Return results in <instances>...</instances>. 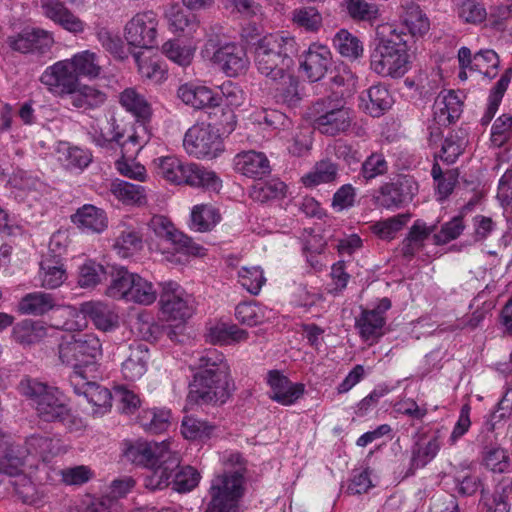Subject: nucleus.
I'll return each mask as SVG.
<instances>
[{"mask_svg": "<svg viewBox=\"0 0 512 512\" xmlns=\"http://www.w3.org/2000/svg\"><path fill=\"white\" fill-rule=\"evenodd\" d=\"M130 330L147 342L159 340L165 333L163 322H130Z\"/></svg>", "mask_w": 512, "mask_h": 512, "instance_id": "69168bd1", "label": "nucleus"}, {"mask_svg": "<svg viewBox=\"0 0 512 512\" xmlns=\"http://www.w3.org/2000/svg\"><path fill=\"white\" fill-rule=\"evenodd\" d=\"M106 100L107 95L103 91L87 85L77 87L71 96L72 105L84 110L96 109L102 106Z\"/></svg>", "mask_w": 512, "mask_h": 512, "instance_id": "49530a36", "label": "nucleus"}, {"mask_svg": "<svg viewBox=\"0 0 512 512\" xmlns=\"http://www.w3.org/2000/svg\"><path fill=\"white\" fill-rule=\"evenodd\" d=\"M231 385L230 369L199 371L189 385L187 402L191 405L223 404L231 395Z\"/></svg>", "mask_w": 512, "mask_h": 512, "instance_id": "0eeeda50", "label": "nucleus"}, {"mask_svg": "<svg viewBox=\"0 0 512 512\" xmlns=\"http://www.w3.org/2000/svg\"><path fill=\"white\" fill-rule=\"evenodd\" d=\"M203 53L228 77L244 74L250 64L244 46L233 42L220 45L212 37L206 41Z\"/></svg>", "mask_w": 512, "mask_h": 512, "instance_id": "9b49d317", "label": "nucleus"}, {"mask_svg": "<svg viewBox=\"0 0 512 512\" xmlns=\"http://www.w3.org/2000/svg\"><path fill=\"white\" fill-rule=\"evenodd\" d=\"M95 35L102 48L115 59L123 61L128 58L130 51L118 33L98 24L95 26Z\"/></svg>", "mask_w": 512, "mask_h": 512, "instance_id": "e433bc0d", "label": "nucleus"}, {"mask_svg": "<svg viewBox=\"0 0 512 512\" xmlns=\"http://www.w3.org/2000/svg\"><path fill=\"white\" fill-rule=\"evenodd\" d=\"M436 225L428 226L422 219L414 221L400 245L401 255L411 260L424 247L425 241L434 233Z\"/></svg>", "mask_w": 512, "mask_h": 512, "instance_id": "a878e982", "label": "nucleus"}, {"mask_svg": "<svg viewBox=\"0 0 512 512\" xmlns=\"http://www.w3.org/2000/svg\"><path fill=\"white\" fill-rule=\"evenodd\" d=\"M286 184L279 179L258 182L253 185L250 195L259 202H266L272 199H278L285 195Z\"/></svg>", "mask_w": 512, "mask_h": 512, "instance_id": "5fc2aeb1", "label": "nucleus"}, {"mask_svg": "<svg viewBox=\"0 0 512 512\" xmlns=\"http://www.w3.org/2000/svg\"><path fill=\"white\" fill-rule=\"evenodd\" d=\"M389 165L382 153L373 152L361 163L359 178L368 183L388 173Z\"/></svg>", "mask_w": 512, "mask_h": 512, "instance_id": "3c124183", "label": "nucleus"}, {"mask_svg": "<svg viewBox=\"0 0 512 512\" xmlns=\"http://www.w3.org/2000/svg\"><path fill=\"white\" fill-rule=\"evenodd\" d=\"M52 93L63 96L71 95L79 85L77 74L73 72L66 60L59 61L47 68L40 77Z\"/></svg>", "mask_w": 512, "mask_h": 512, "instance_id": "f3484780", "label": "nucleus"}, {"mask_svg": "<svg viewBox=\"0 0 512 512\" xmlns=\"http://www.w3.org/2000/svg\"><path fill=\"white\" fill-rule=\"evenodd\" d=\"M465 225L462 216H455L450 221L444 223L438 233H434L433 240L436 245H444L458 238Z\"/></svg>", "mask_w": 512, "mask_h": 512, "instance_id": "774afa93", "label": "nucleus"}, {"mask_svg": "<svg viewBox=\"0 0 512 512\" xmlns=\"http://www.w3.org/2000/svg\"><path fill=\"white\" fill-rule=\"evenodd\" d=\"M87 322H63L56 329L63 331L59 344V358L63 364L71 366V375L95 374L97 359L101 355V343L94 334H82Z\"/></svg>", "mask_w": 512, "mask_h": 512, "instance_id": "f257e3e1", "label": "nucleus"}, {"mask_svg": "<svg viewBox=\"0 0 512 512\" xmlns=\"http://www.w3.org/2000/svg\"><path fill=\"white\" fill-rule=\"evenodd\" d=\"M161 51L170 61L183 68L190 66L195 56L194 47L183 44L177 39L166 41Z\"/></svg>", "mask_w": 512, "mask_h": 512, "instance_id": "09e8293b", "label": "nucleus"}, {"mask_svg": "<svg viewBox=\"0 0 512 512\" xmlns=\"http://www.w3.org/2000/svg\"><path fill=\"white\" fill-rule=\"evenodd\" d=\"M401 20L412 36H423L430 29V21L414 0L401 3Z\"/></svg>", "mask_w": 512, "mask_h": 512, "instance_id": "cd10ccee", "label": "nucleus"}, {"mask_svg": "<svg viewBox=\"0 0 512 512\" xmlns=\"http://www.w3.org/2000/svg\"><path fill=\"white\" fill-rule=\"evenodd\" d=\"M338 176V164L330 159H325L317 162L313 171L303 176L302 181L306 187H312L319 184L333 183Z\"/></svg>", "mask_w": 512, "mask_h": 512, "instance_id": "37998d69", "label": "nucleus"}, {"mask_svg": "<svg viewBox=\"0 0 512 512\" xmlns=\"http://www.w3.org/2000/svg\"><path fill=\"white\" fill-rule=\"evenodd\" d=\"M71 222L86 234H101L108 228V216L104 209L84 204L70 217Z\"/></svg>", "mask_w": 512, "mask_h": 512, "instance_id": "aec40b11", "label": "nucleus"}, {"mask_svg": "<svg viewBox=\"0 0 512 512\" xmlns=\"http://www.w3.org/2000/svg\"><path fill=\"white\" fill-rule=\"evenodd\" d=\"M185 185L219 192L222 188V180L213 170L207 169L200 164L190 162Z\"/></svg>", "mask_w": 512, "mask_h": 512, "instance_id": "72a5a7b5", "label": "nucleus"}, {"mask_svg": "<svg viewBox=\"0 0 512 512\" xmlns=\"http://www.w3.org/2000/svg\"><path fill=\"white\" fill-rule=\"evenodd\" d=\"M247 339L248 333L246 330L228 322H215L206 333V341L219 346L233 345Z\"/></svg>", "mask_w": 512, "mask_h": 512, "instance_id": "bb28decb", "label": "nucleus"}, {"mask_svg": "<svg viewBox=\"0 0 512 512\" xmlns=\"http://www.w3.org/2000/svg\"><path fill=\"white\" fill-rule=\"evenodd\" d=\"M28 450L20 445H14L11 437L0 430V473L15 479L11 482L18 498L29 504V492L32 481L29 476L22 474Z\"/></svg>", "mask_w": 512, "mask_h": 512, "instance_id": "9d476101", "label": "nucleus"}, {"mask_svg": "<svg viewBox=\"0 0 512 512\" xmlns=\"http://www.w3.org/2000/svg\"><path fill=\"white\" fill-rule=\"evenodd\" d=\"M77 317L85 320H113L117 318L110 307L101 301H88L80 304Z\"/></svg>", "mask_w": 512, "mask_h": 512, "instance_id": "680f3d73", "label": "nucleus"}, {"mask_svg": "<svg viewBox=\"0 0 512 512\" xmlns=\"http://www.w3.org/2000/svg\"><path fill=\"white\" fill-rule=\"evenodd\" d=\"M160 309L170 320H189L195 312V300L173 281L162 285Z\"/></svg>", "mask_w": 512, "mask_h": 512, "instance_id": "4468645a", "label": "nucleus"}, {"mask_svg": "<svg viewBox=\"0 0 512 512\" xmlns=\"http://www.w3.org/2000/svg\"><path fill=\"white\" fill-rule=\"evenodd\" d=\"M119 102L126 111L133 114L137 119L146 121L150 118L152 111L151 106L134 88H126L119 95Z\"/></svg>", "mask_w": 512, "mask_h": 512, "instance_id": "ea45409f", "label": "nucleus"}, {"mask_svg": "<svg viewBox=\"0 0 512 512\" xmlns=\"http://www.w3.org/2000/svg\"><path fill=\"white\" fill-rule=\"evenodd\" d=\"M469 142V129L458 127L453 129L442 144L440 158L448 164H453L464 152Z\"/></svg>", "mask_w": 512, "mask_h": 512, "instance_id": "f704fd0d", "label": "nucleus"}, {"mask_svg": "<svg viewBox=\"0 0 512 512\" xmlns=\"http://www.w3.org/2000/svg\"><path fill=\"white\" fill-rule=\"evenodd\" d=\"M241 286L252 295H258L262 286L266 283V278L261 267H242L238 272Z\"/></svg>", "mask_w": 512, "mask_h": 512, "instance_id": "13d9d810", "label": "nucleus"}, {"mask_svg": "<svg viewBox=\"0 0 512 512\" xmlns=\"http://www.w3.org/2000/svg\"><path fill=\"white\" fill-rule=\"evenodd\" d=\"M356 197V188L350 183L343 184L333 194L331 207L335 212L349 210L355 206Z\"/></svg>", "mask_w": 512, "mask_h": 512, "instance_id": "338daca9", "label": "nucleus"}, {"mask_svg": "<svg viewBox=\"0 0 512 512\" xmlns=\"http://www.w3.org/2000/svg\"><path fill=\"white\" fill-rule=\"evenodd\" d=\"M419 185L414 176L400 174L376 190L373 201L377 207L396 210L408 206L418 194Z\"/></svg>", "mask_w": 512, "mask_h": 512, "instance_id": "f8f14e48", "label": "nucleus"}, {"mask_svg": "<svg viewBox=\"0 0 512 512\" xmlns=\"http://www.w3.org/2000/svg\"><path fill=\"white\" fill-rule=\"evenodd\" d=\"M171 411L166 408H150L142 410L138 416L141 427L148 433L159 434L170 425Z\"/></svg>", "mask_w": 512, "mask_h": 512, "instance_id": "a19ab883", "label": "nucleus"}, {"mask_svg": "<svg viewBox=\"0 0 512 512\" xmlns=\"http://www.w3.org/2000/svg\"><path fill=\"white\" fill-rule=\"evenodd\" d=\"M158 19L153 11L137 13L124 27V37L129 46L151 49L156 45Z\"/></svg>", "mask_w": 512, "mask_h": 512, "instance_id": "2eb2a0df", "label": "nucleus"}, {"mask_svg": "<svg viewBox=\"0 0 512 512\" xmlns=\"http://www.w3.org/2000/svg\"><path fill=\"white\" fill-rule=\"evenodd\" d=\"M440 438L441 430H437L427 442H416L412 446L407 476L414 475L416 470L424 468L437 456L441 448Z\"/></svg>", "mask_w": 512, "mask_h": 512, "instance_id": "393cba45", "label": "nucleus"}, {"mask_svg": "<svg viewBox=\"0 0 512 512\" xmlns=\"http://www.w3.org/2000/svg\"><path fill=\"white\" fill-rule=\"evenodd\" d=\"M391 389L385 385H377L367 396L361 399L354 408V414L358 418L369 417L384 396L388 395Z\"/></svg>", "mask_w": 512, "mask_h": 512, "instance_id": "4d7b16f0", "label": "nucleus"}, {"mask_svg": "<svg viewBox=\"0 0 512 512\" xmlns=\"http://www.w3.org/2000/svg\"><path fill=\"white\" fill-rule=\"evenodd\" d=\"M463 103L458 95L450 90L437 96L434 102V121L439 126L454 123L462 114Z\"/></svg>", "mask_w": 512, "mask_h": 512, "instance_id": "5701e85b", "label": "nucleus"}, {"mask_svg": "<svg viewBox=\"0 0 512 512\" xmlns=\"http://www.w3.org/2000/svg\"><path fill=\"white\" fill-rule=\"evenodd\" d=\"M340 9L355 22L372 23L379 17L378 6L365 0H341Z\"/></svg>", "mask_w": 512, "mask_h": 512, "instance_id": "58836bf2", "label": "nucleus"}, {"mask_svg": "<svg viewBox=\"0 0 512 512\" xmlns=\"http://www.w3.org/2000/svg\"><path fill=\"white\" fill-rule=\"evenodd\" d=\"M157 173L166 181L175 185H185L190 162H184L176 156H165L154 160Z\"/></svg>", "mask_w": 512, "mask_h": 512, "instance_id": "7c9ffc66", "label": "nucleus"}, {"mask_svg": "<svg viewBox=\"0 0 512 512\" xmlns=\"http://www.w3.org/2000/svg\"><path fill=\"white\" fill-rule=\"evenodd\" d=\"M281 79L283 82L279 84L274 93L276 102L290 108L298 107L302 101L299 79L296 76L287 74V72H285L284 78Z\"/></svg>", "mask_w": 512, "mask_h": 512, "instance_id": "79ce46f5", "label": "nucleus"}, {"mask_svg": "<svg viewBox=\"0 0 512 512\" xmlns=\"http://www.w3.org/2000/svg\"><path fill=\"white\" fill-rule=\"evenodd\" d=\"M177 96L183 103L195 109L219 107L223 101L222 96L214 95L210 88L191 82L180 85Z\"/></svg>", "mask_w": 512, "mask_h": 512, "instance_id": "412c9836", "label": "nucleus"}, {"mask_svg": "<svg viewBox=\"0 0 512 512\" xmlns=\"http://www.w3.org/2000/svg\"><path fill=\"white\" fill-rule=\"evenodd\" d=\"M8 48L19 54H29L32 52V26L30 24L24 27L14 26L13 31L5 40Z\"/></svg>", "mask_w": 512, "mask_h": 512, "instance_id": "6e6d98bb", "label": "nucleus"}, {"mask_svg": "<svg viewBox=\"0 0 512 512\" xmlns=\"http://www.w3.org/2000/svg\"><path fill=\"white\" fill-rule=\"evenodd\" d=\"M307 117L314 129L327 136L346 133L353 121L351 109L335 92L313 101L307 109Z\"/></svg>", "mask_w": 512, "mask_h": 512, "instance_id": "39448f33", "label": "nucleus"}, {"mask_svg": "<svg viewBox=\"0 0 512 512\" xmlns=\"http://www.w3.org/2000/svg\"><path fill=\"white\" fill-rule=\"evenodd\" d=\"M34 409L44 422H60L70 431L79 430L83 423L64 402V396L56 387L34 381Z\"/></svg>", "mask_w": 512, "mask_h": 512, "instance_id": "6e6552de", "label": "nucleus"}, {"mask_svg": "<svg viewBox=\"0 0 512 512\" xmlns=\"http://www.w3.org/2000/svg\"><path fill=\"white\" fill-rule=\"evenodd\" d=\"M142 237L139 229L126 226L117 236L114 248L121 257H129L142 248Z\"/></svg>", "mask_w": 512, "mask_h": 512, "instance_id": "8fccbe9b", "label": "nucleus"}, {"mask_svg": "<svg viewBox=\"0 0 512 512\" xmlns=\"http://www.w3.org/2000/svg\"><path fill=\"white\" fill-rule=\"evenodd\" d=\"M183 147L197 159H213L224 150L218 129L206 123H196L186 131Z\"/></svg>", "mask_w": 512, "mask_h": 512, "instance_id": "ddd939ff", "label": "nucleus"}, {"mask_svg": "<svg viewBox=\"0 0 512 512\" xmlns=\"http://www.w3.org/2000/svg\"><path fill=\"white\" fill-rule=\"evenodd\" d=\"M110 283L106 295L113 299L125 300L141 305H151L157 298V292L151 282L123 266H112L108 272Z\"/></svg>", "mask_w": 512, "mask_h": 512, "instance_id": "423d86ee", "label": "nucleus"}, {"mask_svg": "<svg viewBox=\"0 0 512 512\" xmlns=\"http://www.w3.org/2000/svg\"><path fill=\"white\" fill-rule=\"evenodd\" d=\"M150 359L147 345L132 343L129 345V354L122 362L121 372L128 381L139 380L147 371Z\"/></svg>", "mask_w": 512, "mask_h": 512, "instance_id": "b1692460", "label": "nucleus"}, {"mask_svg": "<svg viewBox=\"0 0 512 512\" xmlns=\"http://www.w3.org/2000/svg\"><path fill=\"white\" fill-rule=\"evenodd\" d=\"M411 216L410 213H401L377 221L371 225V231L381 240L390 241L394 239L397 233L408 223Z\"/></svg>", "mask_w": 512, "mask_h": 512, "instance_id": "de8ad7c7", "label": "nucleus"}, {"mask_svg": "<svg viewBox=\"0 0 512 512\" xmlns=\"http://www.w3.org/2000/svg\"><path fill=\"white\" fill-rule=\"evenodd\" d=\"M124 456L133 464L150 469L145 486L153 491L169 486L172 472L179 464L178 454L172 452L165 441L131 443L125 449Z\"/></svg>", "mask_w": 512, "mask_h": 512, "instance_id": "f03ea898", "label": "nucleus"}, {"mask_svg": "<svg viewBox=\"0 0 512 512\" xmlns=\"http://www.w3.org/2000/svg\"><path fill=\"white\" fill-rule=\"evenodd\" d=\"M39 277L42 286L49 289L59 287L66 279V270L60 255H47L40 262Z\"/></svg>", "mask_w": 512, "mask_h": 512, "instance_id": "2f4dec72", "label": "nucleus"}, {"mask_svg": "<svg viewBox=\"0 0 512 512\" xmlns=\"http://www.w3.org/2000/svg\"><path fill=\"white\" fill-rule=\"evenodd\" d=\"M331 66L332 54L325 45L313 43L300 57L299 68L310 82L324 78Z\"/></svg>", "mask_w": 512, "mask_h": 512, "instance_id": "6ab92c4d", "label": "nucleus"}, {"mask_svg": "<svg viewBox=\"0 0 512 512\" xmlns=\"http://www.w3.org/2000/svg\"><path fill=\"white\" fill-rule=\"evenodd\" d=\"M74 73L79 77L96 78L101 71L97 62V55L90 50L81 51L71 59H66Z\"/></svg>", "mask_w": 512, "mask_h": 512, "instance_id": "c03bdc74", "label": "nucleus"}, {"mask_svg": "<svg viewBox=\"0 0 512 512\" xmlns=\"http://www.w3.org/2000/svg\"><path fill=\"white\" fill-rule=\"evenodd\" d=\"M245 490V477L239 471L214 476L208 490L210 501L205 512H239Z\"/></svg>", "mask_w": 512, "mask_h": 512, "instance_id": "1a4fd4ad", "label": "nucleus"}, {"mask_svg": "<svg viewBox=\"0 0 512 512\" xmlns=\"http://www.w3.org/2000/svg\"><path fill=\"white\" fill-rule=\"evenodd\" d=\"M108 270L101 264L89 260L79 267L78 284L81 288H93L107 279Z\"/></svg>", "mask_w": 512, "mask_h": 512, "instance_id": "864d4df0", "label": "nucleus"}, {"mask_svg": "<svg viewBox=\"0 0 512 512\" xmlns=\"http://www.w3.org/2000/svg\"><path fill=\"white\" fill-rule=\"evenodd\" d=\"M164 17L168 22L169 30L173 33L191 35L199 27L197 16L183 9L179 4L169 5L165 9Z\"/></svg>", "mask_w": 512, "mask_h": 512, "instance_id": "c85d7f7f", "label": "nucleus"}, {"mask_svg": "<svg viewBox=\"0 0 512 512\" xmlns=\"http://www.w3.org/2000/svg\"><path fill=\"white\" fill-rule=\"evenodd\" d=\"M298 43L292 36L267 34L254 43V62L258 72L273 81L284 78L298 53Z\"/></svg>", "mask_w": 512, "mask_h": 512, "instance_id": "7ed1b4c3", "label": "nucleus"}, {"mask_svg": "<svg viewBox=\"0 0 512 512\" xmlns=\"http://www.w3.org/2000/svg\"><path fill=\"white\" fill-rule=\"evenodd\" d=\"M221 221L219 209L212 204L195 205L191 211L189 227L197 232H209Z\"/></svg>", "mask_w": 512, "mask_h": 512, "instance_id": "c9c22d12", "label": "nucleus"}, {"mask_svg": "<svg viewBox=\"0 0 512 512\" xmlns=\"http://www.w3.org/2000/svg\"><path fill=\"white\" fill-rule=\"evenodd\" d=\"M333 45L341 56L352 60L362 57L364 52L360 39L346 29H341L336 33Z\"/></svg>", "mask_w": 512, "mask_h": 512, "instance_id": "a18cd8bd", "label": "nucleus"}, {"mask_svg": "<svg viewBox=\"0 0 512 512\" xmlns=\"http://www.w3.org/2000/svg\"><path fill=\"white\" fill-rule=\"evenodd\" d=\"M110 192L124 205L140 207L147 203L146 190L138 184L117 179L111 183Z\"/></svg>", "mask_w": 512, "mask_h": 512, "instance_id": "473e14b6", "label": "nucleus"}, {"mask_svg": "<svg viewBox=\"0 0 512 512\" xmlns=\"http://www.w3.org/2000/svg\"><path fill=\"white\" fill-rule=\"evenodd\" d=\"M362 107L372 117H380L391 107V96L388 89L381 85H373L360 95Z\"/></svg>", "mask_w": 512, "mask_h": 512, "instance_id": "c756f323", "label": "nucleus"}, {"mask_svg": "<svg viewBox=\"0 0 512 512\" xmlns=\"http://www.w3.org/2000/svg\"><path fill=\"white\" fill-rule=\"evenodd\" d=\"M132 55L142 78L154 84L161 83L167 78V65L160 58L148 57L143 59L141 52H134Z\"/></svg>", "mask_w": 512, "mask_h": 512, "instance_id": "4c0bfd02", "label": "nucleus"}, {"mask_svg": "<svg viewBox=\"0 0 512 512\" xmlns=\"http://www.w3.org/2000/svg\"><path fill=\"white\" fill-rule=\"evenodd\" d=\"M236 172L250 178H259L268 175L271 171L266 155L254 150L238 153L233 160Z\"/></svg>", "mask_w": 512, "mask_h": 512, "instance_id": "4be33fe9", "label": "nucleus"}, {"mask_svg": "<svg viewBox=\"0 0 512 512\" xmlns=\"http://www.w3.org/2000/svg\"><path fill=\"white\" fill-rule=\"evenodd\" d=\"M200 474L192 466H182L180 463L178 467L172 472L169 485H172L173 490L177 492H189L193 490L199 483Z\"/></svg>", "mask_w": 512, "mask_h": 512, "instance_id": "603ef678", "label": "nucleus"}, {"mask_svg": "<svg viewBox=\"0 0 512 512\" xmlns=\"http://www.w3.org/2000/svg\"><path fill=\"white\" fill-rule=\"evenodd\" d=\"M214 426L194 416H185L181 423V433L186 439L196 440L208 438Z\"/></svg>", "mask_w": 512, "mask_h": 512, "instance_id": "bf43d9fd", "label": "nucleus"}, {"mask_svg": "<svg viewBox=\"0 0 512 512\" xmlns=\"http://www.w3.org/2000/svg\"><path fill=\"white\" fill-rule=\"evenodd\" d=\"M253 121L259 125H264L271 130L285 129L289 126L288 117L274 109H260L253 113Z\"/></svg>", "mask_w": 512, "mask_h": 512, "instance_id": "052dcab7", "label": "nucleus"}, {"mask_svg": "<svg viewBox=\"0 0 512 512\" xmlns=\"http://www.w3.org/2000/svg\"><path fill=\"white\" fill-rule=\"evenodd\" d=\"M292 20L294 24L310 32H316L322 26V16L314 7L295 9Z\"/></svg>", "mask_w": 512, "mask_h": 512, "instance_id": "e2e57ef3", "label": "nucleus"}, {"mask_svg": "<svg viewBox=\"0 0 512 512\" xmlns=\"http://www.w3.org/2000/svg\"><path fill=\"white\" fill-rule=\"evenodd\" d=\"M389 35L380 38L370 55V68L382 77L400 78L409 68V54L406 40L391 26Z\"/></svg>", "mask_w": 512, "mask_h": 512, "instance_id": "20e7f679", "label": "nucleus"}, {"mask_svg": "<svg viewBox=\"0 0 512 512\" xmlns=\"http://www.w3.org/2000/svg\"><path fill=\"white\" fill-rule=\"evenodd\" d=\"M512 137V116L502 114L491 127L490 141L495 147L504 146Z\"/></svg>", "mask_w": 512, "mask_h": 512, "instance_id": "0e129e2a", "label": "nucleus"}, {"mask_svg": "<svg viewBox=\"0 0 512 512\" xmlns=\"http://www.w3.org/2000/svg\"><path fill=\"white\" fill-rule=\"evenodd\" d=\"M96 378L95 374L70 376V384L77 395H83L92 405V412L104 414L112 406V393L106 387L97 384L91 380Z\"/></svg>", "mask_w": 512, "mask_h": 512, "instance_id": "dca6fc26", "label": "nucleus"}, {"mask_svg": "<svg viewBox=\"0 0 512 512\" xmlns=\"http://www.w3.org/2000/svg\"><path fill=\"white\" fill-rule=\"evenodd\" d=\"M266 381L270 387V399L283 406L294 405L305 393V385L292 382L279 370H269Z\"/></svg>", "mask_w": 512, "mask_h": 512, "instance_id": "a211bd4d", "label": "nucleus"}]
</instances>
